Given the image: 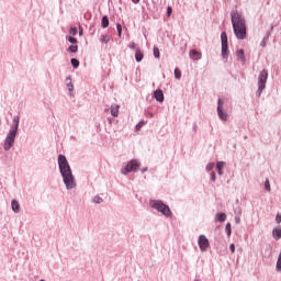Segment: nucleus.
<instances>
[{
  "mask_svg": "<svg viewBox=\"0 0 281 281\" xmlns=\"http://www.w3.org/2000/svg\"><path fill=\"white\" fill-rule=\"evenodd\" d=\"M58 166L61 172L64 183L67 190H71L76 188V180L74 179V173H71V167H69V162L67 161V157L59 155L58 156Z\"/></svg>",
  "mask_w": 281,
  "mask_h": 281,
  "instance_id": "obj_1",
  "label": "nucleus"
},
{
  "mask_svg": "<svg viewBox=\"0 0 281 281\" xmlns=\"http://www.w3.org/2000/svg\"><path fill=\"white\" fill-rule=\"evenodd\" d=\"M232 24L236 38L245 41L247 38V24H245V19L239 12L232 13Z\"/></svg>",
  "mask_w": 281,
  "mask_h": 281,
  "instance_id": "obj_2",
  "label": "nucleus"
},
{
  "mask_svg": "<svg viewBox=\"0 0 281 281\" xmlns=\"http://www.w3.org/2000/svg\"><path fill=\"white\" fill-rule=\"evenodd\" d=\"M13 122L15 126H12L10 128L9 134L7 135V138L4 140V150H10L12 146H14V139L16 137V131H19V119H13Z\"/></svg>",
  "mask_w": 281,
  "mask_h": 281,
  "instance_id": "obj_3",
  "label": "nucleus"
},
{
  "mask_svg": "<svg viewBox=\"0 0 281 281\" xmlns=\"http://www.w3.org/2000/svg\"><path fill=\"white\" fill-rule=\"evenodd\" d=\"M150 205H151V207H154V210H157L164 216H167V217L172 216V211L170 210V206L164 204V202H161L159 200H153V201H150Z\"/></svg>",
  "mask_w": 281,
  "mask_h": 281,
  "instance_id": "obj_4",
  "label": "nucleus"
},
{
  "mask_svg": "<svg viewBox=\"0 0 281 281\" xmlns=\"http://www.w3.org/2000/svg\"><path fill=\"white\" fill-rule=\"evenodd\" d=\"M267 78H269V72H267V70H262L259 74V78H258V85H259V88L257 91L258 95H260L262 91H265V87L267 85Z\"/></svg>",
  "mask_w": 281,
  "mask_h": 281,
  "instance_id": "obj_5",
  "label": "nucleus"
},
{
  "mask_svg": "<svg viewBox=\"0 0 281 281\" xmlns=\"http://www.w3.org/2000/svg\"><path fill=\"white\" fill-rule=\"evenodd\" d=\"M139 168V161L131 160L127 162L126 167L122 169V175H128V172H135Z\"/></svg>",
  "mask_w": 281,
  "mask_h": 281,
  "instance_id": "obj_6",
  "label": "nucleus"
},
{
  "mask_svg": "<svg viewBox=\"0 0 281 281\" xmlns=\"http://www.w3.org/2000/svg\"><path fill=\"white\" fill-rule=\"evenodd\" d=\"M199 247L201 251H206L207 247H210V239L205 237V235H201L198 239Z\"/></svg>",
  "mask_w": 281,
  "mask_h": 281,
  "instance_id": "obj_7",
  "label": "nucleus"
},
{
  "mask_svg": "<svg viewBox=\"0 0 281 281\" xmlns=\"http://www.w3.org/2000/svg\"><path fill=\"white\" fill-rule=\"evenodd\" d=\"M223 104L224 102L221 99H218L217 115L221 120H223L224 122H227V113L223 112Z\"/></svg>",
  "mask_w": 281,
  "mask_h": 281,
  "instance_id": "obj_8",
  "label": "nucleus"
},
{
  "mask_svg": "<svg viewBox=\"0 0 281 281\" xmlns=\"http://www.w3.org/2000/svg\"><path fill=\"white\" fill-rule=\"evenodd\" d=\"M189 56H190V58H192V60H201V58H202L201 53L199 50H195V49L191 50L189 53Z\"/></svg>",
  "mask_w": 281,
  "mask_h": 281,
  "instance_id": "obj_9",
  "label": "nucleus"
},
{
  "mask_svg": "<svg viewBox=\"0 0 281 281\" xmlns=\"http://www.w3.org/2000/svg\"><path fill=\"white\" fill-rule=\"evenodd\" d=\"M154 98L157 100V102H164V91L156 90L154 92Z\"/></svg>",
  "mask_w": 281,
  "mask_h": 281,
  "instance_id": "obj_10",
  "label": "nucleus"
},
{
  "mask_svg": "<svg viewBox=\"0 0 281 281\" xmlns=\"http://www.w3.org/2000/svg\"><path fill=\"white\" fill-rule=\"evenodd\" d=\"M11 207L15 214H19L21 212V206L16 200H12Z\"/></svg>",
  "mask_w": 281,
  "mask_h": 281,
  "instance_id": "obj_11",
  "label": "nucleus"
},
{
  "mask_svg": "<svg viewBox=\"0 0 281 281\" xmlns=\"http://www.w3.org/2000/svg\"><path fill=\"white\" fill-rule=\"evenodd\" d=\"M135 60L136 63H142V60H144V53H142L139 48H136Z\"/></svg>",
  "mask_w": 281,
  "mask_h": 281,
  "instance_id": "obj_12",
  "label": "nucleus"
},
{
  "mask_svg": "<svg viewBox=\"0 0 281 281\" xmlns=\"http://www.w3.org/2000/svg\"><path fill=\"white\" fill-rule=\"evenodd\" d=\"M111 115H113V117H117L120 115V105L114 104L111 106Z\"/></svg>",
  "mask_w": 281,
  "mask_h": 281,
  "instance_id": "obj_13",
  "label": "nucleus"
},
{
  "mask_svg": "<svg viewBox=\"0 0 281 281\" xmlns=\"http://www.w3.org/2000/svg\"><path fill=\"white\" fill-rule=\"evenodd\" d=\"M236 56H237L238 60H240V63H245V50L244 49L237 50Z\"/></svg>",
  "mask_w": 281,
  "mask_h": 281,
  "instance_id": "obj_14",
  "label": "nucleus"
},
{
  "mask_svg": "<svg viewBox=\"0 0 281 281\" xmlns=\"http://www.w3.org/2000/svg\"><path fill=\"white\" fill-rule=\"evenodd\" d=\"M272 236L276 240H280L281 238V228H274L272 232Z\"/></svg>",
  "mask_w": 281,
  "mask_h": 281,
  "instance_id": "obj_15",
  "label": "nucleus"
},
{
  "mask_svg": "<svg viewBox=\"0 0 281 281\" xmlns=\"http://www.w3.org/2000/svg\"><path fill=\"white\" fill-rule=\"evenodd\" d=\"M226 218H227V215L225 213H218L216 215V221H218L220 223H225Z\"/></svg>",
  "mask_w": 281,
  "mask_h": 281,
  "instance_id": "obj_16",
  "label": "nucleus"
},
{
  "mask_svg": "<svg viewBox=\"0 0 281 281\" xmlns=\"http://www.w3.org/2000/svg\"><path fill=\"white\" fill-rule=\"evenodd\" d=\"M221 41H222V46H228V44H227V33L222 32Z\"/></svg>",
  "mask_w": 281,
  "mask_h": 281,
  "instance_id": "obj_17",
  "label": "nucleus"
},
{
  "mask_svg": "<svg viewBox=\"0 0 281 281\" xmlns=\"http://www.w3.org/2000/svg\"><path fill=\"white\" fill-rule=\"evenodd\" d=\"M223 168H225V162L224 161L217 162L216 169H217L218 175H223Z\"/></svg>",
  "mask_w": 281,
  "mask_h": 281,
  "instance_id": "obj_18",
  "label": "nucleus"
},
{
  "mask_svg": "<svg viewBox=\"0 0 281 281\" xmlns=\"http://www.w3.org/2000/svg\"><path fill=\"white\" fill-rule=\"evenodd\" d=\"M102 27L106 29L109 27V16L104 15L101 20Z\"/></svg>",
  "mask_w": 281,
  "mask_h": 281,
  "instance_id": "obj_19",
  "label": "nucleus"
},
{
  "mask_svg": "<svg viewBox=\"0 0 281 281\" xmlns=\"http://www.w3.org/2000/svg\"><path fill=\"white\" fill-rule=\"evenodd\" d=\"M228 53V46H222V58H227Z\"/></svg>",
  "mask_w": 281,
  "mask_h": 281,
  "instance_id": "obj_20",
  "label": "nucleus"
},
{
  "mask_svg": "<svg viewBox=\"0 0 281 281\" xmlns=\"http://www.w3.org/2000/svg\"><path fill=\"white\" fill-rule=\"evenodd\" d=\"M70 63L75 69H78V67H80V61L76 58H72Z\"/></svg>",
  "mask_w": 281,
  "mask_h": 281,
  "instance_id": "obj_21",
  "label": "nucleus"
},
{
  "mask_svg": "<svg viewBox=\"0 0 281 281\" xmlns=\"http://www.w3.org/2000/svg\"><path fill=\"white\" fill-rule=\"evenodd\" d=\"M100 41H101V43H109V41H111V36H109V35H102V36L100 37Z\"/></svg>",
  "mask_w": 281,
  "mask_h": 281,
  "instance_id": "obj_22",
  "label": "nucleus"
},
{
  "mask_svg": "<svg viewBox=\"0 0 281 281\" xmlns=\"http://www.w3.org/2000/svg\"><path fill=\"white\" fill-rule=\"evenodd\" d=\"M69 34H71V36H76V34H78V29L76 26H71L69 30Z\"/></svg>",
  "mask_w": 281,
  "mask_h": 281,
  "instance_id": "obj_23",
  "label": "nucleus"
},
{
  "mask_svg": "<svg viewBox=\"0 0 281 281\" xmlns=\"http://www.w3.org/2000/svg\"><path fill=\"white\" fill-rule=\"evenodd\" d=\"M226 233H227V236H232V224L231 223L226 224Z\"/></svg>",
  "mask_w": 281,
  "mask_h": 281,
  "instance_id": "obj_24",
  "label": "nucleus"
},
{
  "mask_svg": "<svg viewBox=\"0 0 281 281\" xmlns=\"http://www.w3.org/2000/svg\"><path fill=\"white\" fill-rule=\"evenodd\" d=\"M68 49L71 52V54H76V52H78V45H71Z\"/></svg>",
  "mask_w": 281,
  "mask_h": 281,
  "instance_id": "obj_25",
  "label": "nucleus"
},
{
  "mask_svg": "<svg viewBox=\"0 0 281 281\" xmlns=\"http://www.w3.org/2000/svg\"><path fill=\"white\" fill-rule=\"evenodd\" d=\"M175 78H177L179 80V78H181V70H179V68L175 69Z\"/></svg>",
  "mask_w": 281,
  "mask_h": 281,
  "instance_id": "obj_26",
  "label": "nucleus"
},
{
  "mask_svg": "<svg viewBox=\"0 0 281 281\" xmlns=\"http://www.w3.org/2000/svg\"><path fill=\"white\" fill-rule=\"evenodd\" d=\"M265 188L268 192H271V183L269 182V180H266Z\"/></svg>",
  "mask_w": 281,
  "mask_h": 281,
  "instance_id": "obj_27",
  "label": "nucleus"
},
{
  "mask_svg": "<svg viewBox=\"0 0 281 281\" xmlns=\"http://www.w3.org/2000/svg\"><path fill=\"white\" fill-rule=\"evenodd\" d=\"M154 56H155V58H159V56H160L159 48L157 46L154 47Z\"/></svg>",
  "mask_w": 281,
  "mask_h": 281,
  "instance_id": "obj_28",
  "label": "nucleus"
},
{
  "mask_svg": "<svg viewBox=\"0 0 281 281\" xmlns=\"http://www.w3.org/2000/svg\"><path fill=\"white\" fill-rule=\"evenodd\" d=\"M146 122L140 121L137 125H136V131H142V126H145Z\"/></svg>",
  "mask_w": 281,
  "mask_h": 281,
  "instance_id": "obj_29",
  "label": "nucleus"
},
{
  "mask_svg": "<svg viewBox=\"0 0 281 281\" xmlns=\"http://www.w3.org/2000/svg\"><path fill=\"white\" fill-rule=\"evenodd\" d=\"M206 170L210 172L212 170H214V162H210L207 166H206Z\"/></svg>",
  "mask_w": 281,
  "mask_h": 281,
  "instance_id": "obj_30",
  "label": "nucleus"
},
{
  "mask_svg": "<svg viewBox=\"0 0 281 281\" xmlns=\"http://www.w3.org/2000/svg\"><path fill=\"white\" fill-rule=\"evenodd\" d=\"M116 30H117L119 36L122 37V24H117Z\"/></svg>",
  "mask_w": 281,
  "mask_h": 281,
  "instance_id": "obj_31",
  "label": "nucleus"
},
{
  "mask_svg": "<svg viewBox=\"0 0 281 281\" xmlns=\"http://www.w3.org/2000/svg\"><path fill=\"white\" fill-rule=\"evenodd\" d=\"M68 41H69V43H71L72 45H76V43H78V40H76L75 37H71V36L68 37Z\"/></svg>",
  "mask_w": 281,
  "mask_h": 281,
  "instance_id": "obj_32",
  "label": "nucleus"
},
{
  "mask_svg": "<svg viewBox=\"0 0 281 281\" xmlns=\"http://www.w3.org/2000/svg\"><path fill=\"white\" fill-rule=\"evenodd\" d=\"M128 47L130 49H137V44H135L134 42H131Z\"/></svg>",
  "mask_w": 281,
  "mask_h": 281,
  "instance_id": "obj_33",
  "label": "nucleus"
},
{
  "mask_svg": "<svg viewBox=\"0 0 281 281\" xmlns=\"http://www.w3.org/2000/svg\"><path fill=\"white\" fill-rule=\"evenodd\" d=\"M93 201H94V203H102V198H100V196H94V199H93Z\"/></svg>",
  "mask_w": 281,
  "mask_h": 281,
  "instance_id": "obj_34",
  "label": "nucleus"
},
{
  "mask_svg": "<svg viewBox=\"0 0 281 281\" xmlns=\"http://www.w3.org/2000/svg\"><path fill=\"white\" fill-rule=\"evenodd\" d=\"M67 88L69 91H74V83L70 81L67 83Z\"/></svg>",
  "mask_w": 281,
  "mask_h": 281,
  "instance_id": "obj_35",
  "label": "nucleus"
},
{
  "mask_svg": "<svg viewBox=\"0 0 281 281\" xmlns=\"http://www.w3.org/2000/svg\"><path fill=\"white\" fill-rule=\"evenodd\" d=\"M229 249L232 254H234V251H236V246L234 244H231Z\"/></svg>",
  "mask_w": 281,
  "mask_h": 281,
  "instance_id": "obj_36",
  "label": "nucleus"
},
{
  "mask_svg": "<svg viewBox=\"0 0 281 281\" xmlns=\"http://www.w3.org/2000/svg\"><path fill=\"white\" fill-rule=\"evenodd\" d=\"M172 14V8L168 7L167 8V16H170Z\"/></svg>",
  "mask_w": 281,
  "mask_h": 281,
  "instance_id": "obj_37",
  "label": "nucleus"
},
{
  "mask_svg": "<svg viewBox=\"0 0 281 281\" xmlns=\"http://www.w3.org/2000/svg\"><path fill=\"white\" fill-rule=\"evenodd\" d=\"M211 180L216 181V173L214 171L211 173Z\"/></svg>",
  "mask_w": 281,
  "mask_h": 281,
  "instance_id": "obj_38",
  "label": "nucleus"
},
{
  "mask_svg": "<svg viewBox=\"0 0 281 281\" xmlns=\"http://www.w3.org/2000/svg\"><path fill=\"white\" fill-rule=\"evenodd\" d=\"M276 222H277V223H280V222H281V215H280V214H277V216H276Z\"/></svg>",
  "mask_w": 281,
  "mask_h": 281,
  "instance_id": "obj_39",
  "label": "nucleus"
},
{
  "mask_svg": "<svg viewBox=\"0 0 281 281\" xmlns=\"http://www.w3.org/2000/svg\"><path fill=\"white\" fill-rule=\"evenodd\" d=\"M267 43L265 42V40L261 42V47H266Z\"/></svg>",
  "mask_w": 281,
  "mask_h": 281,
  "instance_id": "obj_40",
  "label": "nucleus"
},
{
  "mask_svg": "<svg viewBox=\"0 0 281 281\" xmlns=\"http://www.w3.org/2000/svg\"><path fill=\"white\" fill-rule=\"evenodd\" d=\"M133 3H139V0H132Z\"/></svg>",
  "mask_w": 281,
  "mask_h": 281,
  "instance_id": "obj_41",
  "label": "nucleus"
}]
</instances>
